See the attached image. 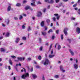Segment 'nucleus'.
Listing matches in <instances>:
<instances>
[{
  "mask_svg": "<svg viewBox=\"0 0 80 80\" xmlns=\"http://www.w3.org/2000/svg\"><path fill=\"white\" fill-rule=\"evenodd\" d=\"M54 77L56 78H59V75H56L54 76Z\"/></svg>",
  "mask_w": 80,
  "mask_h": 80,
  "instance_id": "nucleus-24",
  "label": "nucleus"
},
{
  "mask_svg": "<svg viewBox=\"0 0 80 80\" xmlns=\"http://www.w3.org/2000/svg\"><path fill=\"white\" fill-rule=\"evenodd\" d=\"M78 23L77 22H75L74 23L75 26H76V25H78Z\"/></svg>",
  "mask_w": 80,
  "mask_h": 80,
  "instance_id": "nucleus-55",
  "label": "nucleus"
},
{
  "mask_svg": "<svg viewBox=\"0 0 80 80\" xmlns=\"http://www.w3.org/2000/svg\"><path fill=\"white\" fill-rule=\"evenodd\" d=\"M33 68H32L31 69V72H33Z\"/></svg>",
  "mask_w": 80,
  "mask_h": 80,
  "instance_id": "nucleus-49",
  "label": "nucleus"
},
{
  "mask_svg": "<svg viewBox=\"0 0 80 80\" xmlns=\"http://www.w3.org/2000/svg\"><path fill=\"white\" fill-rule=\"evenodd\" d=\"M32 60V59L30 58H28V61H30V60Z\"/></svg>",
  "mask_w": 80,
  "mask_h": 80,
  "instance_id": "nucleus-43",
  "label": "nucleus"
},
{
  "mask_svg": "<svg viewBox=\"0 0 80 80\" xmlns=\"http://www.w3.org/2000/svg\"><path fill=\"white\" fill-rule=\"evenodd\" d=\"M62 5H63V4L62 3H61L59 5V6L61 7V6H62Z\"/></svg>",
  "mask_w": 80,
  "mask_h": 80,
  "instance_id": "nucleus-57",
  "label": "nucleus"
},
{
  "mask_svg": "<svg viewBox=\"0 0 80 80\" xmlns=\"http://www.w3.org/2000/svg\"><path fill=\"white\" fill-rule=\"evenodd\" d=\"M14 18V20H18V18L17 17H15Z\"/></svg>",
  "mask_w": 80,
  "mask_h": 80,
  "instance_id": "nucleus-33",
  "label": "nucleus"
},
{
  "mask_svg": "<svg viewBox=\"0 0 80 80\" xmlns=\"http://www.w3.org/2000/svg\"><path fill=\"white\" fill-rule=\"evenodd\" d=\"M55 38V36L54 35L52 36V40H54V39Z\"/></svg>",
  "mask_w": 80,
  "mask_h": 80,
  "instance_id": "nucleus-44",
  "label": "nucleus"
},
{
  "mask_svg": "<svg viewBox=\"0 0 80 80\" xmlns=\"http://www.w3.org/2000/svg\"><path fill=\"white\" fill-rule=\"evenodd\" d=\"M54 16H55L56 17H57V20H59V18L60 17V16L58 15V14H54Z\"/></svg>",
  "mask_w": 80,
  "mask_h": 80,
  "instance_id": "nucleus-8",
  "label": "nucleus"
},
{
  "mask_svg": "<svg viewBox=\"0 0 80 80\" xmlns=\"http://www.w3.org/2000/svg\"><path fill=\"white\" fill-rule=\"evenodd\" d=\"M3 65V63H0V67H2Z\"/></svg>",
  "mask_w": 80,
  "mask_h": 80,
  "instance_id": "nucleus-63",
  "label": "nucleus"
},
{
  "mask_svg": "<svg viewBox=\"0 0 80 80\" xmlns=\"http://www.w3.org/2000/svg\"><path fill=\"white\" fill-rule=\"evenodd\" d=\"M52 20H54V21H55L56 20V18L55 17H53L52 18Z\"/></svg>",
  "mask_w": 80,
  "mask_h": 80,
  "instance_id": "nucleus-48",
  "label": "nucleus"
},
{
  "mask_svg": "<svg viewBox=\"0 0 80 80\" xmlns=\"http://www.w3.org/2000/svg\"><path fill=\"white\" fill-rule=\"evenodd\" d=\"M53 50H52L51 52V54H52H52H53Z\"/></svg>",
  "mask_w": 80,
  "mask_h": 80,
  "instance_id": "nucleus-53",
  "label": "nucleus"
},
{
  "mask_svg": "<svg viewBox=\"0 0 80 80\" xmlns=\"http://www.w3.org/2000/svg\"><path fill=\"white\" fill-rule=\"evenodd\" d=\"M55 56V55H49V57L50 58H53V57Z\"/></svg>",
  "mask_w": 80,
  "mask_h": 80,
  "instance_id": "nucleus-17",
  "label": "nucleus"
},
{
  "mask_svg": "<svg viewBox=\"0 0 80 80\" xmlns=\"http://www.w3.org/2000/svg\"><path fill=\"white\" fill-rule=\"evenodd\" d=\"M8 68L9 70H11V68L10 67V66H8Z\"/></svg>",
  "mask_w": 80,
  "mask_h": 80,
  "instance_id": "nucleus-51",
  "label": "nucleus"
},
{
  "mask_svg": "<svg viewBox=\"0 0 80 80\" xmlns=\"http://www.w3.org/2000/svg\"><path fill=\"white\" fill-rule=\"evenodd\" d=\"M61 48V46L59 45L58 46V50H60Z\"/></svg>",
  "mask_w": 80,
  "mask_h": 80,
  "instance_id": "nucleus-31",
  "label": "nucleus"
},
{
  "mask_svg": "<svg viewBox=\"0 0 80 80\" xmlns=\"http://www.w3.org/2000/svg\"><path fill=\"white\" fill-rule=\"evenodd\" d=\"M22 39L24 40H26V39H27V38H26V37H22Z\"/></svg>",
  "mask_w": 80,
  "mask_h": 80,
  "instance_id": "nucleus-35",
  "label": "nucleus"
},
{
  "mask_svg": "<svg viewBox=\"0 0 80 80\" xmlns=\"http://www.w3.org/2000/svg\"><path fill=\"white\" fill-rule=\"evenodd\" d=\"M50 1H48V3H53V2H54V1H53V0H50Z\"/></svg>",
  "mask_w": 80,
  "mask_h": 80,
  "instance_id": "nucleus-19",
  "label": "nucleus"
},
{
  "mask_svg": "<svg viewBox=\"0 0 80 80\" xmlns=\"http://www.w3.org/2000/svg\"><path fill=\"white\" fill-rule=\"evenodd\" d=\"M69 51L70 53H71L72 55V56H73V55H74V53H73V52H72L71 49H69Z\"/></svg>",
  "mask_w": 80,
  "mask_h": 80,
  "instance_id": "nucleus-15",
  "label": "nucleus"
},
{
  "mask_svg": "<svg viewBox=\"0 0 80 80\" xmlns=\"http://www.w3.org/2000/svg\"><path fill=\"white\" fill-rule=\"evenodd\" d=\"M45 2H48H48H49V0H45Z\"/></svg>",
  "mask_w": 80,
  "mask_h": 80,
  "instance_id": "nucleus-56",
  "label": "nucleus"
},
{
  "mask_svg": "<svg viewBox=\"0 0 80 80\" xmlns=\"http://www.w3.org/2000/svg\"><path fill=\"white\" fill-rule=\"evenodd\" d=\"M11 5L10 4L9 5V6H8V7L7 10L8 12H10V10H11Z\"/></svg>",
  "mask_w": 80,
  "mask_h": 80,
  "instance_id": "nucleus-11",
  "label": "nucleus"
},
{
  "mask_svg": "<svg viewBox=\"0 0 80 80\" xmlns=\"http://www.w3.org/2000/svg\"><path fill=\"white\" fill-rule=\"evenodd\" d=\"M42 80H45V79L43 75H42Z\"/></svg>",
  "mask_w": 80,
  "mask_h": 80,
  "instance_id": "nucleus-47",
  "label": "nucleus"
},
{
  "mask_svg": "<svg viewBox=\"0 0 80 80\" xmlns=\"http://www.w3.org/2000/svg\"><path fill=\"white\" fill-rule=\"evenodd\" d=\"M20 41V38H17L16 40L15 41V42L17 43H18Z\"/></svg>",
  "mask_w": 80,
  "mask_h": 80,
  "instance_id": "nucleus-10",
  "label": "nucleus"
},
{
  "mask_svg": "<svg viewBox=\"0 0 80 80\" xmlns=\"http://www.w3.org/2000/svg\"><path fill=\"white\" fill-rule=\"evenodd\" d=\"M52 44H51L50 45L49 47V51H50V50H51V48H52Z\"/></svg>",
  "mask_w": 80,
  "mask_h": 80,
  "instance_id": "nucleus-34",
  "label": "nucleus"
},
{
  "mask_svg": "<svg viewBox=\"0 0 80 80\" xmlns=\"http://www.w3.org/2000/svg\"><path fill=\"white\" fill-rule=\"evenodd\" d=\"M9 22H10V21H9V20H8V22L7 23V25H8V24H9Z\"/></svg>",
  "mask_w": 80,
  "mask_h": 80,
  "instance_id": "nucleus-62",
  "label": "nucleus"
},
{
  "mask_svg": "<svg viewBox=\"0 0 80 80\" xmlns=\"http://www.w3.org/2000/svg\"><path fill=\"white\" fill-rule=\"evenodd\" d=\"M63 34H62L61 36V39L63 40Z\"/></svg>",
  "mask_w": 80,
  "mask_h": 80,
  "instance_id": "nucleus-38",
  "label": "nucleus"
},
{
  "mask_svg": "<svg viewBox=\"0 0 80 80\" xmlns=\"http://www.w3.org/2000/svg\"><path fill=\"white\" fill-rule=\"evenodd\" d=\"M41 27H44V25H45V23L44 21H42L41 23Z\"/></svg>",
  "mask_w": 80,
  "mask_h": 80,
  "instance_id": "nucleus-14",
  "label": "nucleus"
},
{
  "mask_svg": "<svg viewBox=\"0 0 80 80\" xmlns=\"http://www.w3.org/2000/svg\"><path fill=\"white\" fill-rule=\"evenodd\" d=\"M74 10H78V8H74Z\"/></svg>",
  "mask_w": 80,
  "mask_h": 80,
  "instance_id": "nucleus-64",
  "label": "nucleus"
},
{
  "mask_svg": "<svg viewBox=\"0 0 80 80\" xmlns=\"http://www.w3.org/2000/svg\"><path fill=\"white\" fill-rule=\"evenodd\" d=\"M23 18V16L22 15L20 16V17L19 18V20H22Z\"/></svg>",
  "mask_w": 80,
  "mask_h": 80,
  "instance_id": "nucleus-29",
  "label": "nucleus"
},
{
  "mask_svg": "<svg viewBox=\"0 0 80 80\" xmlns=\"http://www.w3.org/2000/svg\"><path fill=\"white\" fill-rule=\"evenodd\" d=\"M27 30L28 32H29L30 30H31V27H30L29 26L28 27V28Z\"/></svg>",
  "mask_w": 80,
  "mask_h": 80,
  "instance_id": "nucleus-26",
  "label": "nucleus"
},
{
  "mask_svg": "<svg viewBox=\"0 0 80 80\" xmlns=\"http://www.w3.org/2000/svg\"><path fill=\"white\" fill-rule=\"evenodd\" d=\"M22 28L23 29H25V26L24 25H22Z\"/></svg>",
  "mask_w": 80,
  "mask_h": 80,
  "instance_id": "nucleus-39",
  "label": "nucleus"
},
{
  "mask_svg": "<svg viewBox=\"0 0 80 80\" xmlns=\"http://www.w3.org/2000/svg\"><path fill=\"white\" fill-rule=\"evenodd\" d=\"M9 35H10V33L9 32H8L6 33V36L7 37H8Z\"/></svg>",
  "mask_w": 80,
  "mask_h": 80,
  "instance_id": "nucleus-21",
  "label": "nucleus"
},
{
  "mask_svg": "<svg viewBox=\"0 0 80 80\" xmlns=\"http://www.w3.org/2000/svg\"><path fill=\"white\" fill-rule=\"evenodd\" d=\"M63 2H68V0H63Z\"/></svg>",
  "mask_w": 80,
  "mask_h": 80,
  "instance_id": "nucleus-58",
  "label": "nucleus"
},
{
  "mask_svg": "<svg viewBox=\"0 0 80 80\" xmlns=\"http://www.w3.org/2000/svg\"><path fill=\"white\" fill-rule=\"evenodd\" d=\"M15 68L16 70V71H18V69H17V68L16 66H15Z\"/></svg>",
  "mask_w": 80,
  "mask_h": 80,
  "instance_id": "nucleus-61",
  "label": "nucleus"
},
{
  "mask_svg": "<svg viewBox=\"0 0 80 80\" xmlns=\"http://www.w3.org/2000/svg\"><path fill=\"white\" fill-rule=\"evenodd\" d=\"M53 32V30L52 29H50L48 32V33H50V32Z\"/></svg>",
  "mask_w": 80,
  "mask_h": 80,
  "instance_id": "nucleus-25",
  "label": "nucleus"
},
{
  "mask_svg": "<svg viewBox=\"0 0 80 80\" xmlns=\"http://www.w3.org/2000/svg\"><path fill=\"white\" fill-rule=\"evenodd\" d=\"M36 68H40V66L38 65H37L36 66Z\"/></svg>",
  "mask_w": 80,
  "mask_h": 80,
  "instance_id": "nucleus-45",
  "label": "nucleus"
},
{
  "mask_svg": "<svg viewBox=\"0 0 80 80\" xmlns=\"http://www.w3.org/2000/svg\"><path fill=\"white\" fill-rule=\"evenodd\" d=\"M49 62V60L48 59H46L44 63V65H48V62Z\"/></svg>",
  "mask_w": 80,
  "mask_h": 80,
  "instance_id": "nucleus-4",
  "label": "nucleus"
},
{
  "mask_svg": "<svg viewBox=\"0 0 80 80\" xmlns=\"http://www.w3.org/2000/svg\"><path fill=\"white\" fill-rule=\"evenodd\" d=\"M35 3H31V6H36V5L34 4Z\"/></svg>",
  "mask_w": 80,
  "mask_h": 80,
  "instance_id": "nucleus-32",
  "label": "nucleus"
},
{
  "mask_svg": "<svg viewBox=\"0 0 80 80\" xmlns=\"http://www.w3.org/2000/svg\"><path fill=\"white\" fill-rule=\"evenodd\" d=\"M11 57H12V58H16V57L15 56H11Z\"/></svg>",
  "mask_w": 80,
  "mask_h": 80,
  "instance_id": "nucleus-46",
  "label": "nucleus"
},
{
  "mask_svg": "<svg viewBox=\"0 0 80 80\" xmlns=\"http://www.w3.org/2000/svg\"><path fill=\"white\" fill-rule=\"evenodd\" d=\"M46 11H47V9H46V8L43 9L42 10V12H44V13H45Z\"/></svg>",
  "mask_w": 80,
  "mask_h": 80,
  "instance_id": "nucleus-28",
  "label": "nucleus"
},
{
  "mask_svg": "<svg viewBox=\"0 0 80 80\" xmlns=\"http://www.w3.org/2000/svg\"><path fill=\"white\" fill-rule=\"evenodd\" d=\"M1 52H5V49L2 48H1Z\"/></svg>",
  "mask_w": 80,
  "mask_h": 80,
  "instance_id": "nucleus-20",
  "label": "nucleus"
},
{
  "mask_svg": "<svg viewBox=\"0 0 80 80\" xmlns=\"http://www.w3.org/2000/svg\"><path fill=\"white\" fill-rule=\"evenodd\" d=\"M46 22H47L48 25H49L50 23V20L48 19H47L46 20Z\"/></svg>",
  "mask_w": 80,
  "mask_h": 80,
  "instance_id": "nucleus-16",
  "label": "nucleus"
},
{
  "mask_svg": "<svg viewBox=\"0 0 80 80\" xmlns=\"http://www.w3.org/2000/svg\"><path fill=\"white\" fill-rule=\"evenodd\" d=\"M42 34L43 36H45V35H47V33L46 32H42Z\"/></svg>",
  "mask_w": 80,
  "mask_h": 80,
  "instance_id": "nucleus-18",
  "label": "nucleus"
},
{
  "mask_svg": "<svg viewBox=\"0 0 80 80\" xmlns=\"http://www.w3.org/2000/svg\"><path fill=\"white\" fill-rule=\"evenodd\" d=\"M56 32L57 34H58V32H59V30H56Z\"/></svg>",
  "mask_w": 80,
  "mask_h": 80,
  "instance_id": "nucleus-36",
  "label": "nucleus"
},
{
  "mask_svg": "<svg viewBox=\"0 0 80 80\" xmlns=\"http://www.w3.org/2000/svg\"><path fill=\"white\" fill-rule=\"evenodd\" d=\"M56 3H58L60 2V0H55Z\"/></svg>",
  "mask_w": 80,
  "mask_h": 80,
  "instance_id": "nucleus-42",
  "label": "nucleus"
},
{
  "mask_svg": "<svg viewBox=\"0 0 80 80\" xmlns=\"http://www.w3.org/2000/svg\"><path fill=\"white\" fill-rule=\"evenodd\" d=\"M77 3H76L75 4H74V5L73 6V7H77Z\"/></svg>",
  "mask_w": 80,
  "mask_h": 80,
  "instance_id": "nucleus-40",
  "label": "nucleus"
},
{
  "mask_svg": "<svg viewBox=\"0 0 80 80\" xmlns=\"http://www.w3.org/2000/svg\"><path fill=\"white\" fill-rule=\"evenodd\" d=\"M39 41L40 42H41V41H42V39H41V38H39Z\"/></svg>",
  "mask_w": 80,
  "mask_h": 80,
  "instance_id": "nucleus-60",
  "label": "nucleus"
},
{
  "mask_svg": "<svg viewBox=\"0 0 80 80\" xmlns=\"http://www.w3.org/2000/svg\"><path fill=\"white\" fill-rule=\"evenodd\" d=\"M27 1L25 0H24L23 2V3H27Z\"/></svg>",
  "mask_w": 80,
  "mask_h": 80,
  "instance_id": "nucleus-41",
  "label": "nucleus"
},
{
  "mask_svg": "<svg viewBox=\"0 0 80 80\" xmlns=\"http://www.w3.org/2000/svg\"><path fill=\"white\" fill-rule=\"evenodd\" d=\"M25 58V57H23L22 58H18V60H20V61H22V60H24Z\"/></svg>",
  "mask_w": 80,
  "mask_h": 80,
  "instance_id": "nucleus-7",
  "label": "nucleus"
},
{
  "mask_svg": "<svg viewBox=\"0 0 80 80\" xmlns=\"http://www.w3.org/2000/svg\"><path fill=\"white\" fill-rule=\"evenodd\" d=\"M28 9H30V10H31L32 11L33 10V9L30 8V6H28L25 7V9L26 10H28Z\"/></svg>",
  "mask_w": 80,
  "mask_h": 80,
  "instance_id": "nucleus-5",
  "label": "nucleus"
},
{
  "mask_svg": "<svg viewBox=\"0 0 80 80\" xmlns=\"http://www.w3.org/2000/svg\"><path fill=\"white\" fill-rule=\"evenodd\" d=\"M71 19H72V20H75V18L73 17H72L71 18Z\"/></svg>",
  "mask_w": 80,
  "mask_h": 80,
  "instance_id": "nucleus-59",
  "label": "nucleus"
},
{
  "mask_svg": "<svg viewBox=\"0 0 80 80\" xmlns=\"http://www.w3.org/2000/svg\"><path fill=\"white\" fill-rule=\"evenodd\" d=\"M44 28H45V30L46 31V30H47V28H47V27H44Z\"/></svg>",
  "mask_w": 80,
  "mask_h": 80,
  "instance_id": "nucleus-50",
  "label": "nucleus"
},
{
  "mask_svg": "<svg viewBox=\"0 0 80 80\" xmlns=\"http://www.w3.org/2000/svg\"><path fill=\"white\" fill-rule=\"evenodd\" d=\"M32 75L34 79H35V78H37V75H36V74H32Z\"/></svg>",
  "mask_w": 80,
  "mask_h": 80,
  "instance_id": "nucleus-13",
  "label": "nucleus"
},
{
  "mask_svg": "<svg viewBox=\"0 0 80 80\" xmlns=\"http://www.w3.org/2000/svg\"><path fill=\"white\" fill-rule=\"evenodd\" d=\"M32 3H35V0H32Z\"/></svg>",
  "mask_w": 80,
  "mask_h": 80,
  "instance_id": "nucleus-52",
  "label": "nucleus"
},
{
  "mask_svg": "<svg viewBox=\"0 0 80 80\" xmlns=\"http://www.w3.org/2000/svg\"><path fill=\"white\" fill-rule=\"evenodd\" d=\"M16 6L17 7H20L21 6V4L20 3H17Z\"/></svg>",
  "mask_w": 80,
  "mask_h": 80,
  "instance_id": "nucleus-22",
  "label": "nucleus"
},
{
  "mask_svg": "<svg viewBox=\"0 0 80 80\" xmlns=\"http://www.w3.org/2000/svg\"><path fill=\"white\" fill-rule=\"evenodd\" d=\"M9 63L10 64V65H13V63H12V60H11V59H9Z\"/></svg>",
  "mask_w": 80,
  "mask_h": 80,
  "instance_id": "nucleus-23",
  "label": "nucleus"
},
{
  "mask_svg": "<svg viewBox=\"0 0 80 80\" xmlns=\"http://www.w3.org/2000/svg\"><path fill=\"white\" fill-rule=\"evenodd\" d=\"M74 68H75L76 69H77V68H78V65L77 64H74Z\"/></svg>",
  "mask_w": 80,
  "mask_h": 80,
  "instance_id": "nucleus-12",
  "label": "nucleus"
},
{
  "mask_svg": "<svg viewBox=\"0 0 80 80\" xmlns=\"http://www.w3.org/2000/svg\"><path fill=\"white\" fill-rule=\"evenodd\" d=\"M38 59L40 60L42 59V57H41V56L39 55V56H38Z\"/></svg>",
  "mask_w": 80,
  "mask_h": 80,
  "instance_id": "nucleus-30",
  "label": "nucleus"
},
{
  "mask_svg": "<svg viewBox=\"0 0 80 80\" xmlns=\"http://www.w3.org/2000/svg\"><path fill=\"white\" fill-rule=\"evenodd\" d=\"M67 40H68L69 43H71V42H72V39H71L68 38Z\"/></svg>",
  "mask_w": 80,
  "mask_h": 80,
  "instance_id": "nucleus-27",
  "label": "nucleus"
},
{
  "mask_svg": "<svg viewBox=\"0 0 80 80\" xmlns=\"http://www.w3.org/2000/svg\"><path fill=\"white\" fill-rule=\"evenodd\" d=\"M60 68L61 71H62V72H65V70H63V66H62V65H61L60 66Z\"/></svg>",
  "mask_w": 80,
  "mask_h": 80,
  "instance_id": "nucleus-6",
  "label": "nucleus"
},
{
  "mask_svg": "<svg viewBox=\"0 0 80 80\" xmlns=\"http://www.w3.org/2000/svg\"><path fill=\"white\" fill-rule=\"evenodd\" d=\"M39 50H40L41 51H42V50H43V47L42 46L40 47Z\"/></svg>",
  "mask_w": 80,
  "mask_h": 80,
  "instance_id": "nucleus-37",
  "label": "nucleus"
},
{
  "mask_svg": "<svg viewBox=\"0 0 80 80\" xmlns=\"http://www.w3.org/2000/svg\"><path fill=\"white\" fill-rule=\"evenodd\" d=\"M76 32H78V34H80V28L78 27H77L76 29Z\"/></svg>",
  "mask_w": 80,
  "mask_h": 80,
  "instance_id": "nucleus-9",
  "label": "nucleus"
},
{
  "mask_svg": "<svg viewBox=\"0 0 80 80\" xmlns=\"http://www.w3.org/2000/svg\"><path fill=\"white\" fill-rule=\"evenodd\" d=\"M68 28H64L63 32L65 35H68V33H67V31H68Z\"/></svg>",
  "mask_w": 80,
  "mask_h": 80,
  "instance_id": "nucleus-3",
  "label": "nucleus"
},
{
  "mask_svg": "<svg viewBox=\"0 0 80 80\" xmlns=\"http://www.w3.org/2000/svg\"><path fill=\"white\" fill-rule=\"evenodd\" d=\"M37 3L38 4H42V3L40 1H38V2Z\"/></svg>",
  "mask_w": 80,
  "mask_h": 80,
  "instance_id": "nucleus-54",
  "label": "nucleus"
},
{
  "mask_svg": "<svg viewBox=\"0 0 80 80\" xmlns=\"http://www.w3.org/2000/svg\"><path fill=\"white\" fill-rule=\"evenodd\" d=\"M29 77V74L28 73H27L26 74H23L22 75L21 78H22V79L25 80V78H27V77Z\"/></svg>",
  "mask_w": 80,
  "mask_h": 80,
  "instance_id": "nucleus-1",
  "label": "nucleus"
},
{
  "mask_svg": "<svg viewBox=\"0 0 80 80\" xmlns=\"http://www.w3.org/2000/svg\"><path fill=\"white\" fill-rule=\"evenodd\" d=\"M42 12L40 11H38V14L37 15V17H42Z\"/></svg>",
  "mask_w": 80,
  "mask_h": 80,
  "instance_id": "nucleus-2",
  "label": "nucleus"
}]
</instances>
